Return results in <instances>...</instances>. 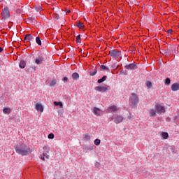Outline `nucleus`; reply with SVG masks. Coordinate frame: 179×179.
I'll use <instances>...</instances> for the list:
<instances>
[{
  "mask_svg": "<svg viewBox=\"0 0 179 179\" xmlns=\"http://www.w3.org/2000/svg\"><path fill=\"white\" fill-rule=\"evenodd\" d=\"M170 82H171V80H170V78H166V80H165V85H166V86H169V85H170Z\"/></svg>",
  "mask_w": 179,
  "mask_h": 179,
  "instance_id": "obj_34",
  "label": "nucleus"
},
{
  "mask_svg": "<svg viewBox=\"0 0 179 179\" xmlns=\"http://www.w3.org/2000/svg\"><path fill=\"white\" fill-rule=\"evenodd\" d=\"M171 151H172V152H174V148H172Z\"/></svg>",
  "mask_w": 179,
  "mask_h": 179,
  "instance_id": "obj_47",
  "label": "nucleus"
},
{
  "mask_svg": "<svg viewBox=\"0 0 179 179\" xmlns=\"http://www.w3.org/2000/svg\"><path fill=\"white\" fill-rule=\"evenodd\" d=\"M168 34H170L171 33H173V29H169L167 31Z\"/></svg>",
  "mask_w": 179,
  "mask_h": 179,
  "instance_id": "obj_41",
  "label": "nucleus"
},
{
  "mask_svg": "<svg viewBox=\"0 0 179 179\" xmlns=\"http://www.w3.org/2000/svg\"><path fill=\"white\" fill-rule=\"evenodd\" d=\"M32 68H33V69H34V71H36V67L34 66V67H32Z\"/></svg>",
  "mask_w": 179,
  "mask_h": 179,
  "instance_id": "obj_46",
  "label": "nucleus"
},
{
  "mask_svg": "<svg viewBox=\"0 0 179 179\" xmlns=\"http://www.w3.org/2000/svg\"><path fill=\"white\" fill-rule=\"evenodd\" d=\"M36 110H37V111H41V113H43V111H44V107H43V105L40 103H36Z\"/></svg>",
  "mask_w": 179,
  "mask_h": 179,
  "instance_id": "obj_15",
  "label": "nucleus"
},
{
  "mask_svg": "<svg viewBox=\"0 0 179 179\" xmlns=\"http://www.w3.org/2000/svg\"><path fill=\"white\" fill-rule=\"evenodd\" d=\"M43 157L46 159H50V155H47V153H43Z\"/></svg>",
  "mask_w": 179,
  "mask_h": 179,
  "instance_id": "obj_37",
  "label": "nucleus"
},
{
  "mask_svg": "<svg viewBox=\"0 0 179 179\" xmlns=\"http://www.w3.org/2000/svg\"><path fill=\"white\" fill-rule=\"evenodd\" d=\"M175 120H176V121H178L179 117H178V116H176V117H175Z\"/></svg>",
  "mask_w": 179,
  "mask_h": 179,
  "instance_id": "obj_43",
  "label": "nucleus"
},
{
  "mask_svg": "<svg viewBox=\"0 0 179 179\" xmlns=\"http://www.w3.org/2000/svg\"><path fill=\"white\" fill-rule=\"evenodd\" d=\"M162 136L163 139H168L169 138V133L162 132Z\"/></svg>",
  "mask_w": 179,
  "mask_h": 179,
  "instance_id": "obj_23",
  "label": "nucleus"
},
{
  "mask_svg": "<svg viewBox=\"0 0 179 179\" xmlns=\"http://www.w3.org/2000/svg\"><path fill=\"white\" fill-rule=\"evenodd\" d=\"M100 68L101 71H106L107 72H110V68L107 67L106 66L102 64L100 66Z\"/></svg>",
  "mask_w": 179,
  "mask_h": 179,
  "instance_id": "obj_18",
  "label": "nucleus"
},
{
  "mask_svg": "<svg viewBox=\"0 0 179 179\" xmlns=\"http://www.w3.org/2000/svg\"><path fill=\"white\" fill-rule=\"evenodd\" d=\"M11 111L12 110L9 108H5L3 109V113L4 114H10Z\"/></svg>",
  "mask_w": 179,
  "mask_h": 179,
  "instance_id": "obj_20",
  "label": "nucleus"
},
{
  "mask_svg": "<svg viewBox=\"0 0 179 179\" xmlns=\"http://www.w3.org/2000/svg\"><path fill=\"white\" fill-rule=\"evenodd\" d=\"M1 15L3 16V17H5L6 19L9 17L10 16V15L9 14V8H4L1 12Z\"/></svg>",
  "mask_w": 179,
  "mask_h": 179,
  "instance_id": "obj_5",
  "label": "nucleus"
},
{
  "mask_svg": "<svg viewBox=\"0 0 179 179\" xmlns=\"http://www.w3.org/2000/svg\"><path fill=\"white\" fill-rule=\"evenodd\" d=\"M54 104H55V106H59V107H61V108H62V107H63V105H62V102H57V101H55V102H54Z\"/></svg>",
  "mask_w": 179,
  "mask_h": 179,
  "instance_id": "obj_32",
  "label": "nucleus"
},
{
  "mask_svg": "<svg viewBox=\"0 0 179 179\" xmlns=\"http://www.w3.org/2000/svg\"><path fill=\"white\" fill-rule=\"evenodd\" d=\"M169 52V54H171V52L170 51V50H162L161 53L163 54L164 55H166V54H167Z\"/></svg>",
  "mask_w": 179,
  "mask_h": 179,
  "instance_id": "obj_26",
  "label": "nucleus"
},
{
  "mask_svg": "<svg viewBox=\"0 0 179 179\" xmlns=\"http://www.w3.org/2000/svg\"><path fill=\"white\" fill-rule=\"evenodd\" d=\"M97 73V70L94 69V71H90V76H94Z\"/></svg>",
  "mask_w": 179,
  "mask_h": 179,
  "instance_id": "obj_30",
  "label": "nucleus"
},
{
  "mask_svg": "<svg viewBox=\"0 0 179 179\" xmlns=\"http://www.w3.org/2000/svg\"><path fill=\"white\" fill-rule=\"evenodd\" d=\"M19 66L21 68V69H24V68H26V61L21 60L20 62Z\"/></svg>",
  "mask_w": 179,
  "mask_h": 179,
  "instance_id": "obj_16",
  "label": "nucleus"
},
{
  "mask_svg": "<svg viewBox=\"0 0 179 179\" xmlns=\"http://www.w3.org/2000/svg\"><path fill=\"white\" fill-rule=\"evenodd\" d=\"M48 139H52L54 138V134L50 133L48 136Z\"/></svg>",
  "mask_w": 179,
  "mask_h": 179,
  "instance_id": "obj_36",
  "label": "nucleus"
},
{
  "mask_svg": "<svg viewBox=\"0 0 179 179\" xmlns=\"http://www.w3.org/2000/svg\"><path fill=\"white\" fill-rule=\"evenodd\" d=\"M41 159L42 160H45V158L44 155L41 156Z\"/></svg>",
  "mask_w": 179,
  "mask_h": 179,
  "instance_id": "obj_44",
  "label": "nucleus"
},
{
  "mask_svg": "<svg viewBox=\"0 0 179 179\" xmlns=\"http://www.w3.org/2000/svg\"><path fill=\"white\" fill-rule=\"evenodd\" d=\"M71 76L73 80H78L79 79V73H73Z\"/></svg>",
  "mask_w": 179,
  "mask_h": 179,
  "instance_id": "obj_19",
  "label": "nucleus"
},
{
  "mask_svg": "<svg viewBox=\"0 0 179 179\" xmlns=\"http://www.w3.org/2000/svg\"><path fill=\"white\" fill-rule=\"evenodd\" d=\"M94 89L96 92H107V90H108L107 87H104V86H97V87H95Z\"/></svg>",
  "mask_w": 179,
  "mask_h": 179,
  "instance_id": "obj_8",
  "label": "nucleus"
},
{
  "mask_svg": "<svg viewBox=\"0 0 179 179\" xmlns=\"http://www.w3.org/2000/svg\"><path fill=\"white\" fill-rule=\"evenodd\" d=\"M93 149H94V145H85L84 147V150H85V152H90V151L93 150Z\"/></svg>",
  "mask_w": 179,
  "mask_h": 179,
  "instance_id": "obj_14",
  "label": "nucleus"
},
{
  "mask_svg": "<svg viewBox=\"0 0 179 179\" xmlns=\"http://www.w3.org/2000/svg\"><path fill=\"white\" fill-rule=\"evenodd\" d=\"M77 27H78L79 29H83L85 27V25H83V23L82 22H78Z\"/></svg>",
  "mask_w": 179,
  "mask_h": 179,
  "instance_id": "obj_28",
  "label": "nucleus"
},
{
  "mask_svg": "<svg viewBox=\"0 0 179 179\" xmlns=\"http://www.w3.org/2000/svg\"><path fill=\"white\" fill-rule=\"evenodd\" d=\"M92 113L95 115H100V114H101V110H100V108H96L94 107L92 110Z\"/></svg>",
  "mask_w": 179,
  "mask_h": 179,
  "instance_id": "obj_12",
  "label": "nucleus"
},
{
  "mask_svg": "<svg viewBox=\"0 0 179 179\" xmlns=\"http://www.w3.org/2000/svg\"><path fill=\"white\" fill-rule=\"evenodd\" d=\"M57 85V80L55 78H53L52 81L50 83L49 86L50 87H54Z\"/></svg>",
  "mask_w": 179,
  "mask_h": 179,
  "instance_id": "obj_17",
  "label": "nucleus"
},
{
  "mask_svg": "<svg viewBox=\"0 0 179 179\" xmlns=\"http://www.w3.org/2000/svg\"><path fill=\"white\" fill-rule=\"evenodd\" d=\"M81 38H80V35H78L76 37V43H80Z\"/></svg>",
  "mask_w": 179,
  "mask_h": 179,
  "instance_id": "obj_35",
  "label": "nucleus"
},
{
  "mask_svg": "<svg viewBox=\"0 0 179 179\" xmlns=\"http://www.w3.org/2000/svg\"><path fill=\"white\" fill-rule=\"evenodd\" d=\"M68 12L69 13V12H71V10H68Z\"/></svg>",
  "mask_w": 179,
  "mask_h": 179,
  "instance_id": "obj_49",
  "label": "nucleus"
},
{
  "mask_svg": "<svg viewBox=\"0 0 179 179\" xmlns=\"http://www.w3.org/2000/svg\"><path fill=\"white\" fill-rule=\"evenodd\" d=\"M36 43L38 45H41V39L40 38L39 36L36 38Z\"/></svg>",
  "mask_w": 179,
  "mask_h": 179,
  "instance_id": "obj_27",
  "label": "nucleus"
},
{
  "mask_svg": "<svg viewBox=\"0 0 179 179\" xmlns=\"http://www.w3.org/2000/svg\"><path fill=\"white\" fill-rule=\"evenodd\" d=\"M15 151L18 155L26 156L29 153V149L24 145L17 146L15 148Z\"/></svg>",
  "mask_w": 179,
  "mask_h": 179,
  "instance_id": "obj_2",
  "label": "nucleus"
},
{
  "mask_svg": "<svg viewBox=\"0 0 179 179\" xmlns=\"http://www.w3.org/2000/svg\"><path fill=\"white\" fill-rule=\"evenodd\" d=\"M124 120V117H122V116L121 115H118V116H116L115 118H114V122L115 124H120V122H122V120Z\"/></svg>",
  "mask_w": 179,
  "mask_h": 179,
  "instance_id": "obj_10",
  "label": "nucleus"
},
{
  "mask_svg": "<svg viewBox=\"0 0 179 179\" xmlns=\"http://www.w3.org/2000/svg\"><path fill=\"white\" fill-rule=\"evenodd\" d=\"M171 89L172 92H177L178 90H179V83H173L171 85Z\"/></svg>",
  "mask_w": 179,
  "mask_h": 179,
  "instance_id": "obj_9",
  "label": "nucleus"
},
{
  "mask_svg": "<svg viewBox=\"0 0 179 179\" xmlns=\"http://www.w3.org/2000/svg\"><path fill=\"white\" fill-rule=\"evenodd\" d=\"M145 85L147 87H148V89H150V87H152V83L150 81H148Z\"/></svg>",
  "mask_w": 179,
  "mask_h": 179,
  "instance_id": "obj_33",
  "label": "nucleus"
},
{
  "mask_svg": "<svg viewBox=\"0 0 179 179\" xmlns=\"http://www.w3.org/2000/svg\"><path fill=\"white\" fill-rule=\"evenodd\" d=\"M108 111L109 113H115V111H118V108H117L116 106L113 105L108 108Z\"/></svg>",
  "mask_w": 179,
  "mask_h": 179,
  "instance_id": "obj_13",
  "label": "nucleus"
},
{
  "mask_svg": "<svg viewBox=\"0 0 179 179\" xmlns=\"http://www.w3.org/2000/svg\"><path fill=\"white\" fill-rule=\"evenodd\" d=\"M2 51H3V49L2 48L0 47V52H2Z\"/></svg>",
  "mask_w": 179,
  "mask_h": 179,
  "instance_id": "obj_45",
  "label": "nucleus"
},
{
  "mask_svg": "<svg viewBox=\"0 0 179 179\" xmlns=\"http://www.w3.org/2000/svg\"><path fill=\"white\" fill-rule=\"evenodd\" d=\"M109 55H110L112 58H115V59H117L121 55V51L117 49L111 50L109 52Z\"/></svg>",
  "mask_w": 179,
  "mask_h": 179,
  "instance_id": "obj_3",
  "label": "nucleus"
},
{
  "mask_svg": "<svg viewBox=\"0 0 179 179\" xmlns=\"http://www.w3.org/2000/svg\"><path fill=\"white\" fill-rule=\"evenodd\" d=\"M155 115H156V110L151 109L150 110V117H155Z\"/></svg>",
  "mask_w": 179,
  "mask_h": 179,
  "instance_id": "obj_25",
  "label": "nucleus"
},
{
  "mask_svg": "<svg viewBox=\"0 0 179 179\" xmlns=\"http://www.w3.org/2000/svg\"><path fill=\"white\" fill-rule=\"evenodd\" d=\"M101 141H100V139H95L94 141V145H96V146H99V145H100Z\"/></svg>",
  "mask_w": 179,
  "mask_h": 179,
  "instance_id": "obj_29",
  "label": "nucleus"
},
{
  "mask_svg": "<svg viewBox=\"0 0 179 179\" xmlns=\"http://www.w3.org/2000/svg\"><path fill=\"white\" fill-rule=\"evenodd\" d=\"M44 61V55L43 54H41L38 57H36V59H35V63L37 65H40L41 64V62H43Z\"/></svg>",
  "mask_w": 179,
  "mask_h": 179,
  "instance_id": "obj_6",
  "label": "nucleus"
},
{
  "mask_svg": "<svg viewBox=\"0 0 179 179\" xmlns=\"http://www.w3.org/2000/svg\"><path fill=\"white\" fill-rule=\"evenodd\" d=\"M97 164H99V163H98V162H96V165H95V166H97Z\"/></svg>",
  "mask_w": 179,
  "mask_h": 179,
  "instance_id": "obj_48",
  "label": "nucleus"
},
{
  "mask_svg": "<svg viewBox=\"0 0 179 179\" xmlns=\"http://www.w3.org/2000/svg\"><path fill=\"white\" fill-rule=\"evenodd\" d=\"M139 103V96L135 93H132L129 99V106L131 108H135L138 107Z\"/></svg>",
  "mask_w": 179,
  "mask_h": 179,
  "instance_id": "obj_1",
  "label": "nucleus"
},
{
  "mask_svg": "<svg viewBox=\"0 0 179 179\" xmlns=\"http://www.w3.org/2000/svg\"><path fill=\"white\" fill-rule=\"evenodd\" d=\"M35 9L37 12H41V10H43V8L41 7V4L35 6Z\"/></svg>",
  "mask_w": 179,
  "mask_h": 179,
  "instance_id": "obj_21",
  "label": "nucleus"
},
{
  "mask_svg": "<svg viewBox=\"0 0 179 179\" xmlns=\"http://www.w3.org/2000/svg\"><path fill=\"white\" fill-rule=\"evenodd\" d=\"M107 80V77L103 76L102 78L98 80V83H103V82H106Z\"/></svg>",
  "mask_w": 179,
  "mask_h": 179,
  "instance_id": "obj_22",
  "label": "nucleus"
},
{
  "mask_svg": "<svg viewBox=\"0 0 179 179\" xmlns=\"http://www.w3.org/2000/svg\"><path fill=\"white\" fill-rule=\"evenodd\" d=\"M54 17H55V19H56V20H58V19H59V15L57 14L55 15Z\"/></svg>",
  "mask_w": 179,
  "mask_h": 179,
  "instance_id": "obj_39",
  "label": "nucleus"
},
{
  "mask_svg": "<svg viewBox=\"0 0 179 179\" xmlns=\"http://www.w3.org/2000/svg\"><path fill=\"white\" fill-rule=\"evenodd\" d=\"M120 73H123V75H127V71H121Z\"/></svg>",
  "mask_w": 179,
  "mask_h": 179,
  "instance_id": "obj_42",
  "label": "nucleus"
},
{
  "mask_svg": "<svg viewBox=\"0 0 179 179\" xmlns=\"http://www.w3.org/2000/svg\"><path fill=\"white\" fill-rule=\"evenodd\" d=\"M24 41L27 42L33 41H34V36H31V34H27L25 35Z\"/></svg>",
  "mask_w": 179,
  "mask_h": 179,
  "instance_id": "obj_11",
  "label": "nucleus"
},
{
  "mask_svg": "<svg viewBox=\"0 0 179 179\" xmlns=\"http://www.w3.org/2000/svg\"><path fill=\"white\" fill-rule=\"evenodd\" d=\"M91 138H92V137H91L90 135H89V134H85V135H83V139L84 141H89Z\"/></svg>",
  "mask_w": 179,
  "mask_h": 179,
  "instance_id": "obj_24",
  "label": "nucleus"
},
{
  "mask_svg": "<svg viewBox=\"0 0 179 179\" xmlns=\"http://www.w3.org/2000/svg\"><path fill=\"white\" fill-rule=\"evenodd\" d=\"M43 150H44V152H45V153H48V152H50V148H49L48 147H47V146H44V147L43 148Z\"/></svg>",
  "mask_w": 179,
  "mask_h": 179,
  "instance_id": "obj_31",
  "label": "nucleus"
},
{
  "mask_svg": "<svg viewBox=\"0 0 179 179\" xmlns=\"http://www.w3.org/2000/svg\"><path fill=\"white\" fill-rule=\"evenodd\" d=\"M124 68L126 69H128L129 71H132L134 69H136V68H138V66H136V64L135 63H131V64H129L128 65H126L124 66Z\"/></svg>",
  "mask_w": 179,
  "mask_h": 179,
  "instance_id": "obj_7",
  "label": "nucleus"
},
{
  "mask_svg": "<svg viewBox=\"0 0 179 179\" xmlns=\"http://www.w3.org/2000/svg\"><path fill=\"white\" fill-rule=\"evenodd\" d=\"M63 82H64V83H66V82H68V78H67V77H64V78Z\"/></svg>",
  "mask_w": 179,
  "mask_h": 179,
  "instance_id": "obj_38",
  "label": "nucleus"
},
{
  "mask_svg": "<svg viewBox=\"0 0 179 179\" xmlns=\"http://www.w3.org/2000/svg\"><path fill=\"white\" fill-rule=\"evenodd\" d=\"M155 110L157 114H163L166 113V108H164V106H162L161 105H156Z\"/></svg>",
  "mask_w": 179,
  "mask_h": 179,
  "instance_id": "obj_4",
  "label": "nucleus"
},
{
  "mask_svg": "<svg viewBox=\"0 0 179 179\" xmlns=\"http://www.w3.org/2000/svg\"><path fill=\"white\" fill-rule=\"evenodd\" d=\"M112 68H113V69H117V64H113L112 65Z\"/></svg>",
  "mask_w": 179,
  "mask_h": 179,
  "instance_id": "obj_40",
  "label": "nucleus"
}]
</instances>
